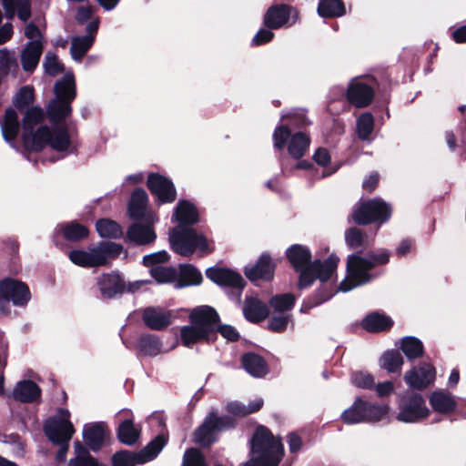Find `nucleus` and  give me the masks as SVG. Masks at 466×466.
I'll list each match as a JSON object with an SVG mask.
<instances>
[{
  "instance_id": "3",
  "label": "nucleus",
  "mask_w": 466,
  "mask_h": 466,
  "mask_svg": "<svg viewBox=\"0 0 466 466\" xmlns=\"http://www.w3.org/2000/svg\"><path fill=\"white\" fill-rule=\"evenodd\" d=\"M189 320L190 325L183 326L180 329L181 341L186 347H190L201 340H210L216 330L228 340L235 341L239 337L232 326L218 327V315L208 306H200L192 309Z\"/></svg>"
},
{
  "instance_id": "36",
  "label": "nucleus",
  "mask_w": 466,
  "mask_h": 466,
  "mask_svg": "<svg viewBox=\"0 0 466 466\" xmlns=\"http://www.w3.org/2000/svg\"><path fill=\"white\" fill-rule=\"evenodd\" d=\"M140 435V430L136 428L131 418L123 420L117 429V437L119 441L126 445L135 444Z\"/></svg>"
},
{
  "instance_id": "49",
  "label": "nucleus",
  "mask_w": 466,
  "mask_h": 466,
  "mask_svg": "<svg viewBox=\"0 0 466 466\" xmlns=\"http://www.w3.org/2000/svg\"><path fill=\"white\" fill-rule=\"evenodd\" d=\"M345 240L347 245L351 248H358L368 246V241L366 240L365 235L360 229L357 228H351L346 231Z\"/></svg>"
},
{
  "instance_id": "22",
  "label": "nucleus",
  "mask_w": 466,
  "mask_h": 466,
  "mask_svg": "<svg viewBox=\"0 0 466 466\" xmlns=\"http://www.w3.org/2000/svg\"><path fill=\"white\" fill-rule=\"evenodd\" d=\"M274 268L271 258L268 255L263 254L259 257L257 263L245 268L246 277L251 280H270L274 276Z\"/></svg>"
},
{
  "instance_id": "38",
  "label": "nucleus",
  "mask_w": 466,
  "mask_h": 466,
  "mask_svg": "<svg viewBox=\"0 0 466 466\" xmlns=\"http://www.w3.org/2000/svg\"><path fill=\"white\" fill-rule=\"evenodd\" d=\"M74 450L75 456L69 460L67 466H102L79 441L75 442Z\"/></svg>"
},
{
  "instance_id": "37",
  "label": "nucleus",
  "mask_w": 466,
  "mask_h": 466,
  "mask_svg": "<svg viewBox=\"0 0 466 466\" xmlns=\"http://www.w3.org/2000/svg\"><path fill=\"white\" fill-rule=\"evenodd\" d=\"M346 9L341 0H319L318 14L321 17H339L345 15Z\"/></svg>"
},
{
  "instance_id": "23",
  "label": "nucleus",
  "mask_w": 466,
  "mask_h": 466,
  "mask_svg": "<svg viewBox=\"0 0 466 466\" xmlns=\"http://www.w3.org/2000/svg\"><path fill=\"white\" fill-rule=\"evenodd\" d=\"M147 204V192L142 188L136 189L128 205L129 216L134 219L145 218L147 223L153 224L157 220L155 215L147 214L146 208Z\"/></svg>"
},
{
  "instance_id": "28",
  "label": "nucleus",
  "mask_w": 466,
  "mask_h": 466,
  "mask_svg": "<svg viewBox=\"0 0 466 466\" xmlns=\"http://www.w3.org/2000/svg\"><path fill=\"white\" fill-rule=\"evenodd\" d=\"M430 404L433 410L441 414H450L457 407L454 396L444 390H435L430 396Z\"/></svg>"
},
{
  "instance_id": "18",
  "label": "nucleus",
  "mask_w": 466,
  "mask_h": 466,
  "mask_svg": "<svg viewBox=\"0 0 466 466\" xmlns=\"http://www.w3.org/2000/svg\"><path fill=\"white\" fill-rule=\"evenodd\" d=\"M435 376L434 367L430 363H422L406 372L404 380L410 388L422 390L434 381Z\"/></svg>"
},
{
  "instance_id": "59",
  "label": "nucleus",
  "mask_w": 466,
  "mask_h": 466,
  "mask_svg": "<svg viewBox=\"0 0 466 466\" xmlns=\"http://www.w3.org/2000/svg\"><path fill=\"white\" fill-rule=\"evenodd\" d=\"M274 36V34L268 29H260L253 37L252 43L255 46H260L269 42Z\"/></svg>"
},
{
  "instance_id": "29",
  "label": "nucleus",
  "mask_w": 466,
  "mask_h": 466,
  "mask_svg": "<svg viewBox=\"0 0 466 466\" xmlns=\"http://www.w3.org/2000/svg\"><path fill=\"white\" fill-rule=\"evenodd\" d=\"M41 395V390L32 380H21L14 388L12 396L21 402H33Z\"/></svg>"
},
{
  "instance_id": "5",
  "label": "nucleus",
  "mask_w": 466,
  "mask_h": 466,
  "mask_svg": "<svg viewBox=\"0 0 466 466\" xmlns=\"http://www.w3.org/2000/svg\"><path fill=\"white\" fill-rule=\"evenodd\" d=\"M389 259L390 252L386 249L369 253L366 257L349 256L347 275L340 282L339 290L347 292L370 282L374 278L370 270L376 266L386 264Z\"/></svg>"
},
{
  "instance_id": "50",
  "label": "nucleus",
  "mask_w": 466,
  "mask_h": 466,
  "mask_svg": "<svg viewBox=\"0 0 466 466\" xmlns=\"http://www.w3.org/2000/svg\"><path fill=\"white\" fill-rule=\"evenodd\" d=\"M63 232L64 237L71 241H77L86 238L88 234V230L85 226L75 222L66 226Z\"/></svg>"
},
{
  "instance_id": "33",
  "label": "nucleus",
  "mask_w": 466,
  "mask_h": 466,
  "mask_svg": "<svg viewBox=\"0 0 466 466\" xmlns=\"http://www.w3.org/2000/svg\"><path fill=\"white\" fill-rule=\"evenodd\" d=\"M243 312L246 319L252 322L261 321L268 315L267 305L256 298L246 299Z\"/></svg>"
},
{
  "instance_id": "2",
  "label": "nucleus",
  "mask_w": 466,
  "mask_h": 466,
  "mask_svg": "<svg viewBox=\"0 0 466 466\" xmlns=\"http://www.w3.org/2000/svg\"><path fill=\"white\" fill-rule=\"evenodd\" d=\"M174 218L178 226L171 230L169 242L176 253L190 257L197 250L203 254L212 252L213 248L204 235L186 227L198 221V210L192 203L187 200L179 201L175 209Z\"/></svg>"
},
{
  "instance_id": "31",
  "label": "nucleus",
  "mask_w": 466,
  "mask_h": 466,
  "mask_svg": "<svg viewBox=\"0 0 466 466\" xmlns=\"http://www.w3.org/2000/svg\"><path fill=\"white\" fill-rule=\"evenodd\" d=\"M2 2L6 18L12 19L15 14L24 22L30 18V0H2Z\"/></svg>"
},
{
  "instance_id": "6",
  "label": "nucleus",
  "mask_w": 466,
  "mask_h": 466,
  "mask_svg": "<svg viewBox=\"0 0 466 466\" xmlns=\"http://www.w3.org/2000/svg\"><path fill=\"white\" fill-rule=\"evenodd\" d=\"M252 458L245 466H277L283 455V446L265 427H258L251 441Z\"/></svg>"
},
{
  "instance_id": "21",
  "label": "nucleus",
  "mask_w": 466,
  "mask_h": 466,
  "mask_svg": "<svg viewBox=\"0 0 466 466\" xmlns=\"http://www.w3.org/2000/svg\"><path fill=\"white\" fill-rule=\"evenodd\" d=\"M206 275L211 281L219 286L242 289L245 284L244 279L238 273L227 268H210L207 269Z\"/></svg>"
},
{
  "instance_id": "35",
  "label": "nucleus",
  "mask_w": 466,
  "mask_h": 466,
  "mask_svg": "<svg viewBox=\"0 0 466 466\" xmlns=\"http://www.w3.org/2000/svg\"><path fill=\"white\" fill-rule=\"evenodd\" d=\"M137 347L144 356L154 357L163 352L162 342L157 336L152 334L141 336Z\"/></svg>"
},
{
  "instance_id": "27",
  "label": "nucleus",
  "mask_w": 466,
  "mask_h": 466,
  "mask_svg": "<svg viewBox=\"0 0 466 466\" xmlns=\"http://www.w3.org/2000/svg\"><path fill=\"white\" fill-rule=\"evenodd\" d=\"M106 436L107 432L104 423L99 422L84 426L83 438L93 451H97L101 448Z\"/></svg>"
},
{
  "instance_id": "15",
  "label": "nucleus",
  "mask_w": 466,
  "mask_h": 466,
  "mask_svg": "<svg viewBox=\"0 0 466 466\" xmlns=\"http://www.w3.org/2000/svg\"><path fill=\"white\" fill-rule=\"evenodd\" d=\"M390 216V208L380 199H372L360 204L352 213L353 220L360 225L375 221L385 222Z\"/></svg>"
},
{
  "instance_id": "20",
  "label": "nucleus",
  "mask_w": 466,
  "mask_h": 466,
  "mask_svg": "<svg viewBox=\"0 0 466 466\" xmlns=\"http://www.w3.org/2000/svg\"><path fill=\"white\" fill-rule=\"evenodd\" d=\"M142 319L150 329L162 330L172 323L174 315L163 308L148 307L143 310Z\"/></svg>"
},
{
  "instance_id": "26",
  "label": "nucleus",
  "mask_w": 466,
  "mask_h": 466,
  "mask_svg": "<svg viewBox=\"0 0 466 466\" xmlns=\"http://www.w3.org/2000/svg\"><path fill=\"white\" fill-rule=\"evenodd\" d=\"M43 52V45L39 40L27 43L21 52L22 67L26 72H33L37 66Z\"/></svg>"
},
{
  "instance_id": "8",
  "label": "nucleus",
  "mask_w": 466,
  "mask_h": 466,
  "mask_svg": "<svg viewBox=\"0 0 466 466\" xmlns=\"http://www.w3.org/2000/svg\"><path fill=\"white\" fill-rule=\"evenodd\" d=\"M123 247L114 242H100L87 250H73L69 253L70 260L84 268H95L106 265L110 259L118 257Z\"/></svg>"
},
{
  "instance_id": "9",
  "label": "nucleus",
  "mask_w": 466,
  "mask_h": 466,
  "mask_svg": "<svg viewBox=\"0 0 466 466\" xmlns=\"http://www.w3.org/2000/svg\"><path fill=\"white\" fill-rule=\"evenodd\" d=\"M388 411L387 405H376L357 398L353 404L342 412L341 420L346 424L377 422L384 419Z\"/></svg>"
},
{
  "instance_id": "61",
  "label": "nucleus",
  "mask_w": 466,
  "mask_h": 466,
  "mask_svg": "<svg viewBox=\"0 0 466 466\" xmlns=\"http://www.w3.org/2000/svg\"><path fill=\"white\" fill-rule=\"evenodd\" d=\"M25 35L31 41H41V33L39 28L33 23L28 24L25 28Z\"/></svg>"
},
{
  "instance_id": "58",
  "label": "nucleus",
  "mask_w": 466,
  "mask_h": 466,
  "mask_svg": "<svg viewBox=\"0 0 466 466\" xmlns=\"http://www.w3.org/2000/svg\"><path fill=\"white\" fill-rule=\"evenodd\" d=\"M289 323V316L286 314H279L271 318L268 328L272 331L282 332L286 329Z\"/></svg>"
},
{
  "instance_id": "16",
  "label": "nucleus",
  "mask_w": 466,
  "mask_h": 466,
  "mask_svg": "<svg viewBox=\"0 0 466 466\" xmlns=\"http://www.w3.org/2000/svg\"><path fill=\"white\" fill-rule=\"evenodd\" d=\"M399 408L400 412L397 415V420L406 423L417 422L430 415V410L420 394H413L407 399H402Z\"/></svg>"
},
{
  "instance_id": "46",
  "label": "nucleus",
  "mask_w": 466,
  "mask_h": 466,
  "mask_svg": "<svg viewBox=\"0 0 466 466\" xmlns=\"http://www.w3.org/2000/svg\"><path fill=\"white\" fill-rule=\"evenodd\" d=\"M151 276L158 283L172 282L177 279V273L174 268L157 265L150 269Z\"/></svg>"
},
{
  "instance_id": "32",
  "label": "nucleus",
  "mask_w": 466,
  "mask_h": 466,
  "mask_svg": "<svg viewBox=\"0 0 466 466\" xmlns=\"http://www.w3.org/2000/svg\"><path fill=\"white\" fill-rule=\"evenodd\" d=\"M127 238L137 245H147L156 239V234L150 225L134 223L127 230Z\"/></svg>"
},
{
  "instance_id": "40",
  "label": "nucleus",
  "mask_w": 466,
  "mask_h": 466,
  "mask_svg": "<svg viewBox=\"0 0 466 466\" xmlns=\"http://www.w3.org/2000/svg\"><path fill=\"white\" fill-rule=\"evenodd\" d=\"M94 40V35H83L72 38L70 53L73 59L80 61L92 46Z\"/></svg>"
},
{
  "instance_id": "7",
  "label": "nucleus",
  "mask_w": 466,
  "mask_h": 466,
  "mask_svg": "<svg viewBox=\"0 0 466 466\" xmlns=\"http://www.w3.org/2000/svg\"><path fill=\"white\" fill-rule=\"evenodd\" d=\"M54 91L56 96L50 101L46 111L49 120L53 124H59L72 112L71 103L76 95L74 76L66 74L56 82Z\"/></svg>"
},
{
  "instance_id": "10",
  "label": "nucleus",
  "mask_w": 466,
  "mask_h": 466,
  "mask_svg": "<svg viewBox=\"0 0 466 466\" xmlns=\"http://www.w3.org/2000/svg\"><path fill=\"white\" fill-rule=\"evenodd\" d=\"M274 147L282 150L287 147L289 156L299 159L306 153L310 139L306 133L296 132L291 134L288 125L282 124L277 127L273 133Z\"/></svg>"
},
{
  "instance_id": "47",
  "label": "nucleus",
  "mask_w": 466,
  "mask_h": 466,
  "mask_svg": "<svg viewBox=\"0 0 466 466\" xmlns=\"http://www.w3.org/2000/svg\"><path fill=\"white\" fill-rule=\"evenodd\" d=\"M374 127V118L370 113H364L357 120V130L360 139L366 140L370 137Z\"/></svg>"
},
{
  "instance_id": "43",
  "label": "nucleus",
  "mask_w": 466,
  "mask_h": 466,
  "mask_svg": "<svg viewBox=\"0 0 466 466\" xmlns=\"http://www.w3.org/2000/svg\"><path fill=\"white\" fill-rule=\"evenodd\" d=\"M263 405L262 399H257L251 401L248 406L238 401L229 402L227 405V410L236 416H246L260 410Z\"/></svg>"
},
{
  "instance_id": "19",
  "label": "nucleus",
  "mask_w": 466,
  "mask_h": 466,
  "mask_svg": "<svg viewBox=\"0 0 466 466\" xmlns=\"http://www.w3.org/2000/svg\"><path fill=\"white\" fill-rule=\"evenodd\" d=\"M147 187L160 202L169 203L176 198V189L173 183L158 174H151L147 178Z\"/></svg>"
},
{
  "instance_id": "39",
  "label": "nucleus",
  "mask_w": 466,
  "mask_h": 466,
  "mask_svg": "<svg viewBox=\"0 0 466 466\" xmlns=\"http://www.w3.org/2000/svg\"><path fill=\"white\" fill-rule=\"evenodd\" d=\"M362 325L369 331L378 332L390 329L392 325V320L385 315L373 313L363 319Z\"/></svg>"
},
{
  "instance_id": "1",
  "label": "nucleus",
  "mask_w": 466,
  "mask_h": 466,
  "mask_svg": "<svg viewBox=\"0 0 466 466\" xmlns=\"http://www.w3.org/2000/svg\"><path fill=\"white\" fill-rule=\"evenodd\" d=\"M45 113L40 107L28 109L23 119V140L26 148L39 151L46 146L57 152L69 154L76 149L74 134L66 125H57L52 129L42 126Z\"/></svg>"
},
{
  "instance_id": "60",
  "label": "nucleus",
  "mask_w": 466,
  "mask_h": 466,
  "mask_svg": "<svg viewBox=\"0 0 466 466\" xmlns=\"http://www.w3.org/2000/svg\"><path fill=\"white\" fill-rule=\"evenodd\" d=\"M314 160L319 166L326 167L330 161V156L327 149L319 148L314 154Z\"/></svg>"
},
{
  "instance_id": "54",
  "label": "nucleus",
  "mask_w": 466,
  "mask_h": 466,
  "mask_svg": "<svg viewBox=\"0 0 466 466\" xmlns=\"http://www.w3.org/2000/svg\"><path fill=\"white\" fill-rule=\"evenodd\" d=\"M44 67L46 73L50 76H56L63 70L62 64L59 62L56 56L52 52H47L46 54Z\"/></svg>"
},
{
  "instance_id": "56",
  "label": "nucleus",
  "mask_w": 466,
  "mask_h": 466,
  "mask_svg": "<svg viewBox=\"0 0 466 466\" xmlns=\"http://www.w3.org/2000/svg\"><path fill=\"white\" fill-rule=\"evenodd\" d=\"M33 90L31 87L25 86H23L14 98V104L15 106L21 108L32 102Z\"/></svg>"
},
{
  "instance_id": "52",
  "label": "nucleus",
  "mask_w": 466,
  "mask_h": 466,
  "mask_svg": "<svg viewBox=\"0 0 466 466\" xmlns=\"http://www.w3.org/2000/svg\"><path fill=\"white\" fill-rule=\"evenodd\" d=\"M182 466H207V464L201 451L192 448L185 452Z\"/></svg>"
},
{
  "instance_id": "48",
  "label": "nucleus",
  "mask_w": 466,
  "mask_h": 466,
  "mask_svg": "<svg viewBox=\"0 0 466 466\" xmlns=\"http://www.w3.org/2000/svg\"><path fill=\"white\" fill-rule=\"evenodd\" d=\"M18 69V64L15 52L5 48L0 50V70L4 74L15 72Z\"/></svg>"
},
{
  "instance_id": "11",
  "label": "nucleus",
  "mask_w": 466,
  "mask_h": 466,
  "mask_svg": "<svg viewBox=\"0 0 466 466\" xmlns=\"http://www.w3.org/2000/svg\"><path fill=\"white\" fill-rule=\"evenodd\" d=\"M166 440L162 435L157 436L138 453L123 451L116 452L113 456L114 466H135L147 462L157 457L165 446Z\"/></svg>"
},
{
  "instance_id": "25",
  "label": "nucleus",
  "mask_w": 466,
  "mask_h": 466,
  "mask_svg": "<svg viewBox=\"0 0 466 466\" xmlns=\"http://www.w3.org/2000/svg\"><path fill=\"white\" fill-rule=\"evenodd\" d=\"M292 9L288 5H274L268 9L264 16V24L270 29H278L288 25Z\"/></svg>"
},
{
  "instance_id": "62",
  "label": "nucleus",
  "mask_w": 466,
  "mask_h": 466,
  "mask_svg": "<svg viewBox=\"0 0 466 466\" xmlns=\"http://www.w3.org/2000/svg\"><path fill=\"white\" fill-rule=\"evenodd\" d=\"M394 390V385L391 381H384L376 385V392L380 397H385L391 394Z\"/></svg>"
},
{
  "instance_id": "64",
  "label": "nucleus",
  "mask_w": 466,
  "mask_h": 466,
  "mask_svg": "<svg viewBox=\"0 0 466 466\" xmlns=\"http://www.w3.org/2000/svg\"><path fill=\"white\" fill-rule=\"evenodd\" d=\"M13 35V25L5 23L0 27V45L7 42Z\"/></svg>"
},
{
  "instance_id": "4",
  "label": "nucleus",
  "mask_w": 466,
  "mask_h": 466,
  "mask_svg": "<svg viewBox=\"0 0 466 466\" xmlns=\"http://www.w3.org/2000/svg\"><path fill=\"white\" fill-rule=\"evenodd\" d=\"M287 257L293 268L300 272L299 286L301 289L310 286L316 279L327 281L335 272L339 262V258L331 255L323 262L315 260L310 263L311 253L301 245L291 246L287 250Z\"/></svg>"
},
{
  "instance_id": "24",
  "label": "nucleus",
  "mask_w": 466,
  "mask_h": 466,
  "mask_svg": "<svg viewBox=\"0 0 466 466\" xmlns=\"http://www.w3.org/2000/svg\"><path fill=\"white\" fill-rule=\"evenodd\" d=\"M96 284L104 299H111L122 293L126 288L121 277L115 273L101 275L97 278Z\"/></svg>"
},
{
  "instance_id": "34",
  "label": "nucleus",
  "mask_w": 466,
  "mask_h": 466,
  "mask_svg": "<svg viewBox=\"0 0 466 466\" xmlns=\"http://www.w3.org/2000/svg\"><path fill=\"white\" fill-rule=\"evenodd\" d=\"M242 365L246 371L253 377H263L268 372L264 360L254 353H247L242 357Z\"/></svg>"
},
{
  "instance_id": "44",
  "label": "nucleus",
  "mask_w": 466,
  "mask_h": 466,
  "mask_svg": "<svg viewBox=\"0 0 466 466\" xmlns=\"http://www.w3.org/2000/svg\"><path fill=\"white\" fill-rule=\"evenodd\" d=\"M401 350L408 359H416L422 355V342L414 337L404 338L401 341Z\"/></svg>"
},
{
  "instance_id": "30",
  "label": "nucleus",
  "mask_w": 466,
  "mask_h": 466,
  "mask_svg": "<svg viewBox=\"0 0 466 466\" xmlns=\"http://www.w3.org/2000/svg\"><path fill=\"white\" fill-rule=\"evenodd\" d=\"M2 135L7 142H13L18 135L20 125L18 115L13 108H7L4 118H0Z\"/></svg>"
},
{
  "instance_id": "55",
  "label": "nucleus",
  "mask_w": 466,
  "mask_h": 466,
  "mask_svg": "<svg viewBox=\"0 0 466 466\" xmlns=\"http://www.w3.org/2000/svg\"><path fill=\"white\" fill-rule=\"evenodd\" d=\"M281 119L287 120L289 124L294 127H303L308 124L306 114L304 110H293L287 115H282Z\"/></svg>"
},
{
  "instance_id": "51",
  "label": "nucleus",
  "mask_w": 466,
  "mask_h": 466,
  "mask_svg": "<svg viewBox=\"0 0 466 466\" xmlns=\"http://www.w3.org/2000/svg\"><path fill=\"white\" fill-rule=\"evenodd\" d=\"M295 299L290 294H282L279 296L273 297L269 300V305L276 310V311H286L290 309L294 305Z\"/></svg>"
},
{
  "instance_id": "42",
  "label": "nucleus",
  "mask_w": 466,
  "mask_h": 466,
  "mask_svg": "<svg viewBox=\"0 0 466 466\" xmlns=\"http://www.w3.org/2000/svg\"><path fill=\"white\" fill-rule=\"evenodd\" d=\"M402 365L403 358L397 350L386 351L380 360V366L391 373L400 371Z\"/></svg>"
},
{
  "instance_id": "13",
  "label": "nucleus",
  "mask_w": 466,
  "mask_h": 466,
  "mask_svg": "<svg viewBox=\"0 0 466 466\" xmlns=\"http://www.w3.org/2000/svg\"><path fill=\"white\" fill-rule=\"evenodd\" d=\"M69 417L70 413L67 410H59L56 416L46 420L44 431L52 442L62 444L70 441L75 430Z\"/></svg>"
},
{
  "instance_id": "53",
  "label": "nucleus",
  "mask_w": 466,
  "mask_h": 466,
  "mask_svg": "<svg viewBox=\"0 0 466 466\" xmlns=\"http://www.w3.org/2000/svg\"><path fill=\"white\" fill-rule=\"evenodd\" d=\"M352 383L363 389H372L375 385V380L370 373L364 371H356L351 376Z\"/></svg>"
},
{
  "instance_id": "57",
  "label": "nucleus",
  "mask_w": 466,
  "mask_h": 466,
  "mask_svg": "<svg viewBox=\"0 0 466 466\" xmlns=\"http://www.w3.org/2000/svg\"><path fill=\"white\" fill-rule=\"evenodd\" d=\"M169 255L166 251L162 250L145 256L143 258V263L147 267L153 268L160 263L167 261Z\"/></svg>"
},
{
  "instance_id": "14",
  "label": "nucleus",
  "mask_w": 466,
  "mask_h": 466,
  "mask_svg": "<svg viewBox=\"0 0 466 466\" xmlns=\"http://www.w3.org/2000/svg\"><path fill=\"white\" fill-rule=\"evenodd\" d=\"M234 420L230 417H218L214 412L204 420L194 435L197 443L202 446H208L216 440L218 431L234 427Z\"/></svg>"
},
{
  "instance_id": "45",
  "label": "nucleus",
  "mask_w": 466,
  "mask_h": 466,
  "mask_svg": "<svg viewBox=\"0 0 466 466\" xmlns=\"http://www.w3.org/2000/svg\"><path fill=\"white\" fill-rule=\"evenodd\" d=\"M179 274L185 283L179 284L178 287L185 285H198L202 281L201 273L190 264L180 265Z\"/></svg>"
},
{
  "instance_id": "41",
  "label": "nucleus",
  "mask_w": 466,
  "mask_h": 466,
  "mask_svg": "<svg viewBox=\"0 0 466 466\" xmlns=\"http://www.w3.org/2000/svg\"><path fill=\"white\" fill-rule=\"evenodd\" d=\"M96 228L104 238H118L123 235L122 228L116 222L106 218L98 220Z\"/></svg>"
},
{
  "instance_id": "17",
  "label": "nucleus",
  "mask_w": 466,
  "mask_h": 466,
  "mask_svg": "<svg viewBox=\"0 0 466 466\" xmlns=\"http://www.w3.org/2000/svg\"><path fill=\"white\" fill-rule=\"evenodd\" d=\"M374 97L370 84L361 78L353 79L347 90L348 100L357 107L369 106Z\"/></svg>"
},
{
  "instance_id": "63",
  "label": "nucleus",
  "mask_w": 466,
  "mask_h": 466,
  "mask_svg": "<svg viewBox=\"0 0 466 466\" xmlns=\"http://www.w3.org/2000/svg\"><path fill=\"white\" fill-rule=\"evenodd\" d=\"M413 250V242L410 239H403L396 249L399 257L406 256Z\"/></svg>"
},
{
  "instance_id": "12",
  "label": "nucleus",
  "mask_w": 466,
  "mask_h": 466,
  "mask_svg": "<svg viewBox=\"0 0 466 466\" xmlns=\"http://www.w3.org/2000/svg\"><path fill=\"white\" fill-rule=\"evenodd\" d=\"M28 287L13 279H5L0 282V311L4 314L9 312V302L15 306H24L30 299Z\"/></svg>"
}]
</instances>
